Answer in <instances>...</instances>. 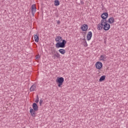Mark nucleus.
Wrapping results in <instances>:
<instances>
[{
    "label": "nucleus",
    "mask_w": 128,
    "mask_h": 128,
    "mask_svg": "<svg viewBox=\"0 0 128 128\" xmlns=\"http://www.w3.org/2000/svg\"><path fill=\"white\" fill-rule=\"evenodd\" d=\"M43 102H44V100H42V99L41 98L40 100V106H42V104Z\"/></svg>",
    "instance_id": "5701e85b"
},
{
    "label": "nucleus",
    "mask_w": 128,
    "mask_h": 128,
    "mask_svg": "<svg viewBox=\"0 0 128 128\" xmlns=\"http://www.w3.org/2000/svg\"><path fill=\"white\" fill-rule=\"evenodd\" d=\"M36 84H34L30 88V92H36Z\"/></svg>",
    "instance_id": "ddd939ff"
},
{
    "label": "nucleus",
    "mask_w": 128,
    "mask_h": 128,
    "mask_svg": "<svg viewBox=\"0 0 128 128\" xmlns=\"http://www.w3.org/2000/svg\"><path fill=\"white\" fill-rule=\"evenodd\" d=\"M36 12V4H32V12Z\"/></svg>",
    "instance_id": "2eb2a0df"
},
{
    "label": "nucleus",
    "mask_w": 128,
    "mask_h": 128,
    "mask_svg": "<svg viewBox=\"0 0 128 128\" xmlns=\"http://www.w3.org/2000/svg\"><path fill=\"white\" fill-rule=\"evenodd\" d=\"M83 40H84V42H83V46L85 48H86V46H88V43L86 42V38H84Z\"/></svg>",
    "instance_id": "aec40b11"
},
{
    "label": "nucleus",
    "mask_w": 128,
    "mask_h": 128,
    "mask_svg": "<svg viewBox=\"0 0 128 128\" xmlns=\"http://www.w3.org/2000/svg\"><path fill=\"white\" fill-rule=\"evenodd\" d=\"M38 102H40V100L38 98V95H37L36 100H35V102H36V104H38Z\"/></svg>",
    "instance_id": "4be33fe9"
},
{
    "label": "nucleus",
    "mask_w": 128,
    "mask_h": 128,
    "mask_svg": "<svg viewBox=\"0 0 128 128\" xmlns=\"http://www.w3.org/2000/svg\"><path fill=\"white\" fill-rule=\"evenodd\" d=\"M57 24H60V20H58V21H57Z\"/></svg>",
    "instance_id": "bb28decb"
},
{
    "label": "nucleus",
    "mask_w": 128,
    "mask_h": 128,
    "mask_svg": "<svg viewBox=\"0 0 128 128\" xmlns=\"http://www.w3.org/2000/svg\"><path fill=\"white\" fill-rule=\"evenodd\" d=\"M32 106L33 110H36L37 112L38 110V104H36V102L33 103Z\"/></svg>",
    "instance_id": "9d476101"
},
{
    "label": "nucleus",
    "mask_w": 128,
    "mask_h": 128,
    "mask_svg": "<svg viewBox=\"0 0 128 128\" xmlns=\"http://www.w3.org/2000/svg\"><path fill=\"white\" fill-rule=\"evenodd\" d=\"M95 66L97 70H100L102 68V63L100 62H98L96 63Z\"/></svg>",
    "instance_id": "39448f33"
},
{
    "label": "nucleus",
    "mask_w": 128,
    "mask_h": 128,
    "mask_svg": "<svg viewBox=\"0 0 128 128\" xmlns=\"http://www.w3.org/2000/svg\"><path fill=\"white\" fill-rule=\"evenodd\" d=\"M106 55L104 54L100 56V60H102V62H106Z\"/></svg>",
    "instance_id": "9b49d317"
},
{
    "label": "nucleus",
    "mask_w": 128,
    "mask_h": 128,
    "mask_svg": "<svg viewBox=\"0 0 128 128\" xmlns=\"http://www.w3.org/2000/svg\"><path fill=\"white\" fill-rule=\"evenodd\" d=\"M101 18L102 20H106L108 18V12H104L101 15Z\"/></svg>",
    "instance_id": "6e6552de"
},
{
    "label": "nucleus",
    "mask_w": 128,
    "mask_h": 128,
    "mask_svg": "<svg viewBox=\"0 0 128 128\" xmlns=\"http://www.w3.org/2000/svg\"><path fill=\"white\" fill-rule=\"evenodd\" d=\"M54 4L56 6H60V1L58 0H55Z\"/></svg>",
    "instance_id": "6ab92c4d"
},
{
    "label": "nucleus",
    "mask_w": 128,
    "mask_h": 128,
    "mask_svg": "<svg viewBox=\"0 0 128 128\" xmlns=\"http://www.w3.org/2000/svg\"><path fill=\"white\" fill-rule=\"evenodd\" d=\"M36 110H34L32 108L30 109V114L32 116H33V117L36 116Z\"/></svg>",
    "instance_id": "f8f14e48"
},
{
    "label": "nucleus",
    "mask_w": 128,
    "mask_h": 128,
    "mask_svg": "<svg viewBox=\"0 0 128 128\" xmlns=\"http://www.w3.org/2000/svg\"><path fill=\"white\" fill-rule=\"evenodd\" d=\"M34 40L36 42H38V40H40V37L37 34H34Z\"/></svg>",
    "instance_id": "dca6fc26"
},
{
    "label": "nucleus",
    "mask_w": 128,
    "mask_h": 128,
    "mask_svg": "<svg viewBox=\"0 0 128 128\" xmlns=\"http://www.w3.org/2000/svg\"><path fill=\"white\" fill-rule=\"evenodd\" d=\"M40 58V55H38L37 56H36V58L38 60V58Z\"/></svg>",
    "instance_id": "393cba45"
},
{
    "label": "nucleus",
    "mask_w": 128,
    "mask_h": 128,
    "mask_svg": "<svg viewBox=\"0 0 128 128\" xmlns=\"http://www.w3.org/2000/svg\"><path fill=\"white\" fill-rule=\"evenodd\" d=\"M101 20H104L103 24H108V20H106V19H102Z\"/></svg>",
    "instance_id": "412c9836"
},
{
    "label": "nucleus",
    "mask_w": 128,
    "mask_h": 128,
    "mask_svg": "<svg viewBox=\"0 0 128 128\" xmlns=\"http://www.w3.org/2000/svg\"><path fill=\"white\" fill-rule=\"evenodd\" d=\"M102 28H104V20H101L100 23L97 25V30H102Z\"/></svg>",
    "instance_id": "7ed1b4c3"
},
{
    "label": "nucleus",
    "mask_w": 128,
    "mask_h": 128,
    "mask_svg": "<svg viewBox=\"0 0 128 128\" xmlns=\"http://www.w3.org/2000/svg\"><path fill=\"white\" fill-rule=\"evenodd\" d=\"M104 80H106V76H102L99 79V82H104Z\"/></svg>",
    "instance_id": "a211bd4d"
},
{
    "label": "nucleus",
    "mask_w": 128,
    "mask_h": 128,
    "mask_svg": "<svg viewBox=\"0 0 128 128\" xmlns=\"http://www.w3.org/2000/svg\"><path fill=\"white\" fill-rule=\"evenodd\" d=\"M52 54H54L52 58H60V54L56 52V50H54L52 52Z\"/></svg>",
    "instance_id": "20e7f679"
},
{
    "label": "nucleus",
    "mask_w": 128,
    "mask_h": 128,
    "mask_svg": "<svg viewBox=\"0 0 128 128\" xmlns=\"http://www.w3.org/2000/svg\"><path fill=\"white\" fill-rule=\"evenodd\" d=\"M110 28V24H105L103 25V29L104 30H108Z\"/></svg>",
    "instance_id": "423d86ee"
},
{
    "label": "nucleus",
    "mask_w": 128,
    "mask_h": 128,
    "mask_svg": "<svg viewBox=\"0 0 128 128\" xmlns=\"http://www.w3.org/2000/svg\"><path fill=\"white\" fill-rule=\"evenodd\" d=\"M108 22L110 24H114V17H110L109 18L108 20Z\"/></svg>",
    "instance_id": "4468645a"
},
{
    "label": "nucleus",
    "mask_w": 128,
    "mask_h": 128,
    "mask_svg": "<svg viewBox=\"0 0 128 128\" xmlns=\"http://www.w3.org/2000/svg\"><path fill=\"white\" fill-rule=\"evenodd\" d=\"M58 52L61 54H66V50L64 49H60Z\"/></svg>",
    "instance_id": "f3484780"
},
{
    "label": "nucleus",
    "mask_w": 128,
    "mask_h": 128,
    "mask_svg": "<svg viewBox=\"0 0 128 128\" xmlns=\"http://www.w3.org/2000/svg\"><path fill=\"white\" fill-rule=\"evenodd\" d=\"M64 82V78L62 77L58 78L56 80V82L58 84L59 88H61Z\"/></svg>",
    "instance_id": "f03ea898"
},
{
    "label": "nucleus",
    "mask_w": 128,
    "mask_h": 128,
    "mask_svg": "<svg viewBox=\"0 0 128 128\" xmlns=\"http://www.w3.org/2000/svg\"><path fill=\"white\" fill-rule=\"evenodd\" d=\"M92 32L91 31H90L88 32L86 36L87 40L88 41L90 40H92Z\"/></svg>",
    "instance_id": "1a4fd4ad"
},
{
    "label": "nucleus",
    "mask_w": 128,
    "mask_h": 128,
    "mask_svg": "<svg viewBox=\"0 0 128 128\" xmlns=\"http://www.w3.org/2000/svg\"><path fill=\"white\" fill-rule=\"evenodd\" d=\"M62 40H62V37L60 36V42H62Z\"/></svg>",
    "instance_id": "b1692460"
},
{
    "label": "nucleus",
    "mask_w": 128,
    "mask_h": 128,
    "mask_svg": "<svg viewBox=\"0 0 128 128\" xmlns=\"http://www.w3.org/2000/svg\"><path fill=\"white\" fill-rule=\"evenodd\" d=\"M88 26L86 24H84L82 26H81V30H82V32H86V30H88Z\"/></svg>",
    "instance_id": "0eeeda50"
},
{
    "label": "nucleus",
    "mask_w": 128,
    "mask_h": 128,
    "mask_svg": "<svg viewBox=\"0 0 128 128\" xmlns=\"http://www.w3.org/2000/svg\"><path fill=\"white\" fill-rule=\"evenodd\" d=\"M55 40L57 42L56 44V48H66V40H63L62 42H60V36H56Z\"/></svg>",
    "instance_id": "f257e3e1"
},
{
    "label": "nucleus",
    "mask_w": 128,
    "mask_h": 128,
    "mask_svg": "<svg viewBox=\"0 0 128 128\" xmlns=\"http://www.w3.org/2000/svg\"><path fill=\"white\" fill-rule=\"evenodd\" d=\"M32 12V16H34V14H36V12Z\"/></svg>",
    "instance_id": "a878e982"
}]
</instances>
